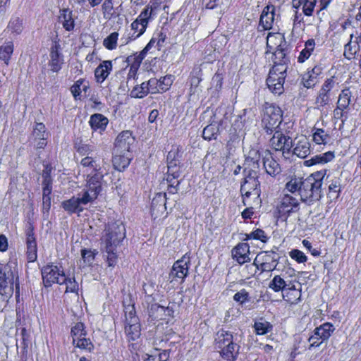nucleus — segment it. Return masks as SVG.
Instances as JSON below:
<instances>
[{
    "mask_svg": "<svg viewBox=\"0 0 361 361\" xmlns=\"http://www.w3.org/2000/svg\"><path fill=\"white\" fill-rule=\"evenodd\" d=\"M274 63L267 78V85L272 93L280 95L284 91L283 84L286 77L287 62L274 61Z\"/></svg>",
    "mask_w": 361,
    "mask_h": 361,
    "instance_id": "obj_2",
    "label": "nucleus"
},
{
    "mask_svg": "<svg viewBox=\"0 0 361 361\" xmlns=\"http://www.w3.org/2000/svg\"><path fill=\"white\" fill-rule=\"evenodd\" d=\"M290 153L301 159L307 157L310 154V143L307 137L302 135L292 140Z\"/></svg>",
    "mask_w": 361,
    "mask_h": 361,
    "instance_id": "obj_12",
    "label": "nucleus"
},
{
    "mask_svg": "<svg viewBox=\"0 0 361 361\" xmlns=\"http://www.w3.org/2000/svg\"><path fill=\"white\" fill-rule=\"evenodd\" d=\"M316 4V0H304L302 11L305 15L310 16Z\"/></svg>",
    "mask_w": 361,
    "mask_h": 361,
    "instance_id": "obj_61",
    "label": "nucleus"
},
{
    "mask_svg": "<svg viewBox=\"0 0 361 361\" xmlns=\"http://www.w3.org/2000/svg\"><path fill=\"white\" fill-rule=\"evenodd\" d=\"M142 23L139 22L138 20H135L132 24H131V28H132V30H133V33L131 34V37L130 39H137V37H139L140 35H142L145 31H141V26H142Z\"/></svg>",
    "mask_w": 361,
    "mask_h": 361,
    "instance_id": "obj_60",
    "label": "nucleus"
},
{
    "mask_svg": "<svg viewBox=\"0 0 361 361\" xmlns=\"http://www.w3.org/2000/svg\"><path fill=\"white\" fill-rule=\"evenodd\" d=\"M329 140V135L323 129L317 128L313 133V140L317 145H325Z\"/></svg>",
    "mask_w": 361,
    "mask_h": 361,
    "instance_id": "obj_49",
    "label": "nucleus"
},
{
    "mask_svg": "<svg viewBox=\"0 0 361 361\" xmlns=\"http://www.w3.org/2000/svg\"><path fill=\"white\" fill-rule=\"evenodd\" d=\"M233 300L240 304H243L249 300V293L245 289H242L233 296Z\"/></svg>",
    "mask_w": 361,
    "mask_h": 361,
    "instance_id": "obj_62",
    "label": "nucleus"
},
{
    "mask_svg": "<svg viewBox=\"0 0 361 361\" xmlns=\"http://www.w3.org/2000/svg\"><path fill=\"white\" fill-rule=\"evenodd\" d=\"M155 42H156V39H155V38L153 37L149 41V42L147 44V45L144 49L142 52H141L138 55L129 56L126 59V62L130 66V67H131L134 69L138 70V68L144 59L145 52L147 50H148L155 43Z\"/></svg>",
    "mask_w": 361,
    "mask_h": 361,
    "instance_id": "obj_29",
    "label": "nucleus"
},
{
    "mask_svg": "<svg viewBox=\"0 0 361 361\" xmlns=\"http://www.w3.org/2000/svg\"><path fill=\"white\" fill-rule=\"evenodd\" d=\"M15 274L8 265L0 264V299L6 302L13 293Z\"/></svg>",
    "mask_w": 361,
    "mask_h": 361,
    "instance_id": "obj_5",
    "label": "nucleus"
},
{
    "mask_svg": "<svg viewBox=\"0 0 361 361\" xmlns=\"http://www.w3.org/2000/svg\"><path fill=\"white\" fill-rule=\"evenodd\" d=\"M357 44L352 46L350 42L347 43L345 45V49H344L345 57L348 59H353L357 51Z\"/></svg>",
    "mask_w": 361,
    "mask_h": 361,
    "instance_id": "obj_63",
    "label": "nucleus"
},
{
    "mask_svg": "<svg viewBox=\"0 0 361 361\" xmlns=\"http://www.w3.org/2000/svg\"><path fill=\"white\" fill-rule=\"evenodd\" d=\"M336 83L334 77L326 79L319 90L316 98L315 104L318 109L322 108L329 104L331 101L332 90L335 87Z\"/></svg>",
    "mask_w": 361,
    "mask_h": 361,
    "instance_id": "obj_11",
    "label": "nucleus"
},
{
    "mask_svg": "<svg viewBox=\"0 0 361 361\" xmlns=\"http://www.w3.org/2000/svg\"><path fill=\"white\" fill-rule=\"evenodd\" d=\"M49 133L42 123H36L33 127L31 139L36 149H44L47 144Z\"/></svg>",
    "mask_w": 361,
    "mask_h": 361,
    "instance_id": "obj_13",
    "label": "nucleus"
},
{
    "mask_svg": "<svg viewBox=\"0 0 361 361\" xmlns=\"http://www.w3.org/2000/svg\"><path fill=\"white\" fill-rule=\"evenodd\" d=\"M190 264V257L186 253L181 259L177 260L173 265L170 271L169 276L171 281L180 280L181 283L184 281L185 278L188 274L189 265Z\"/></svg>",
    "mask_w": 361,
    "mask_h": 361,
    "instance_id": "obj_9",
    "label": "nucleus"
},
{
    "mask_svg": "<svg viewBox=\"0 0 361 361\" xmlns=\"http://www.w3.org/2000/svg\"><path fill=\"white\" fill-rule=\"evenodd\" d=\"M350 97L351 92L349 90V89H345L342 90L338 97L337 103L338 106L336 111H337L338 109L343 111V109H347L350 103Z\"/></svg>",
    "mask_w": 361,
    "mask_h": 361,
    "instance_id": "obj_40",
    "label": "nucleus"
},
{
    "mask_svg": "<svg viewBox=\"0 0 361 361\" xmlns=\"http://www.w3.org/2000/svg\"><path fill=\"white\" fill-rule=\"evenodd\" d=\"M59 20L62 23L63 27L67 31L73 30L75 24L72 16V11L68 9H63L61 11Z\"/></svg>",
    "mask_w": 361,
    "mask_h": 361,
    "instance_id": "obj_35",
    "label": "nucleus"
},
{
    "mask_svg": "<svg viewBox=\"0 0 361 361\" xmlns=\"http://www.w3.org/2000/svg\"><path fill=\"white\" fill-rule=\"evenodd\" d=\"M315 48V41L314 39H309L305 44V48L300 51L299 56L298 57V61L299 63H303L313 53Z\"/></svg>",
    "mask_w": 361,
    "mask_h": 361,
    "instance_id": "obj_37",
    "label": "nucleus"
},
{
    "mask_svg": "<svg viewBox=\"0 0 361 361\" xmlns=\"http://www.w3.org/2000/svg\"><path fill=\"white\" fill-rule=\"evenodd\" d=\"M240 192L243 196L247 197H249L252 195L255 197H259L261 192L259 180L243 181Z\"/></svg>",
    "mask_w": 361,
    "mask_h": 361,
    "instance_id": "obj_22",
    "label": "nucleus"
},
{
    "mask_svg": "<svg viewBox=\"0 0 361 361\" xmlns=\"http://www.w3.org/2000/svg\"><path fill=\"white\" fill-rule=\"evenodd\" d=\"M118 37V33L117 32H114L111 33L108 37H106L104 39V47L109 50L115 49L117 45Z\"/></svg>",
    "mask_w": 361,
    "mask_h": 361,
    "instance_id": "obj_50",
    "label": "nucleus"
},
{
    "mask_svg": "<svg viewBox=\"0 0 361 361\" xmlns=\"http://www.w3.org/2000/svg\"><path fill=\"white\" fill-rule=\"evenodd\" d=\"M289 256L298 263H305L307 260V256L298 249H293L290 251Z\"/></svg>",
    "mask_w": 361,
    "mask_h": 361,
    "instance_id": "obj_56",
    "label": "nucleus"
},
{
    "mask_svg": "<svg viewBox=\"0 0 361 361\" xmlns=\"http://www.w3.org/2000/svg\"><path fill=\"white\" fill-rule=\"evenodd\" d=\"M239 345L236 343L227 344L221 349L222 357L228 361H235L239 352Z\"/></svg>",
    "mask_w": 361,
    "mask_h": 361,
    "instance_id": "obj_32",
    "label": "nucleus"
},
{
    "mask_svg": "<svg viewBox=\"0 0 361 361\" xmlns=\"http://www.w3.org/2000/svg\"><path fill=\"white\" fill-rule=\"evenodd\" d=\"M273 136L269 140L270 146L276 151H282L284 157L288 158L292 149V140L290 137H286L279 130L275 131Z\"/></svg>",
    "mask_w": 361,
    "mask_h": 361,
    "instance_id": "obj_8",
    "label": "nucleus"
},
{
    "mask_svg": "<svg viewBox=\"0 0 361 361\" xmlns=\"http://www.w3.org/2000/svg\"><path fill=\"white\" fill-rule=\"evenodd\" d=\"M263 111L262 126L266 133L271 135L279 130L282 122V111L280 107L269 103H265Z\"/></svg>",
    "mask_w": 361,
    "mask_h": 361,
    "instance_id": "obj_3",
    "label": "nucleus"
},
{
    "mask_svg": "<svg viewBox=\"0 0 361 361\" xmlns=\"http://www.w3.org/2000/svg\"><path fill=\"white\" fill-rule=\"evenodd\" d=\"M112 71V61H103L95 69L94 77L97 82L102 83Z\"/></svg>",
    "mask_w": 361,
    "mask_h": 361,
    "instance_id": "obj_21",
    "label": "nucleus"
},
{
    "mask_svg": "<svg viewBox=\"0 0 361 361\" xmlns=\"http://www.w3.org/2000/svg\"><path fill=\"white\" fill-rule=\"evenodd\" d=\"M260 154L259 151L252 149L250 151L249 156L245 160L247 166L244 169L243 181H252L258 180V172L259 169Z\"/></svg>",
    "mask_w": 361,
    "mask_h": 361,
    "instance_id": "obj_7",
    "label": "nucleus"
},
{
    "mask_svg": "<svg viewBox=\"0 0 361 361\" xmlns=\"http://www.w3.org/2000/svg\"><path fill=\"white\" fill-rule=\"evenodd\" d=\"M149 93V87L147 82H143L140 85L133 87L130 92V97L133 98H143Z\"/></svg>",
    "mask_w": 361,
    "mask_h": 361,
    "instance_id": "obj_42",
    "label": "nucleus"
},
{
    "mask_svg": "<svg viewBox=\"0 0 361 361\" xmlns=\"http://www.w3.org/2000/svg\"><path fill=\"white\" fill-rule=\"evenodd\" d=\"M334 331L335 327L329 322H326L314 330V335L319 336L323 342L328 341Z\"/></svg>",
    "mask_w": 361,
    "mask_h": 361,
    "instance_id": "obj_30",
    "label": "nucleus"
},
{
    "mask_svg": "<svg viewBox=\"0 0 361 361\" xmlns=\"http://www.w3.org/2000/svg\"><path fill=\"white\" fill-rule=\"evenodd\" d=\"M60 45L54 42V44L51 47L50 52V62L49 66H51V70L53 72H58L61 68V64L63 59L61 57V54L59 53Z\"/></svg>",
    "mask_w": 361,
    "mask_h": 361,
    "instance_id": "obj_24",
    "label": "nucleus"
},
{
    "mask_svg": "<svg viewBox=\"0 0 361 361\" xmlns=\"http://www.w3.org/2000/svg\"><path fill=\"white\" fill-rule=\"evenodd\" d=\"M63 284L66 285V293H78L79 289L78 284L75 281L74 278H67Z\"/></svg>",
    "mask_w": 361,
    "mask_h": 361,
    "instance_id": "obj_58",
    "label": "nucleus"
},
{
    "mask_svg": "<svg viewBox=\"0 0 361 361\" xmlns=\"http://www.w3.org/2000/svg\"><path fill=\"white\" fill-rule=\"evenodd\" d=\"M152 13V6L148 5L144 8V10L140 13L139 16L137 18V20L143 23L142 26H141V31H145L146 27L148 25L149 19L151 18Z\"/></svg>",
    "mask_w": 361,
    "mask_h": 361,
    "instance_id": "obj_41",
    "label": "nucleus"
},
{
    "mask_svg": "<svg viewBox=\"0 0 361 361\" xmlns=\"http://www.w3.org/2000/svg\"><path fill=\"white\" fill-rule=\"evenodd\" d=\"M250 239L259 240L263 243H265L267 240V237L263 230L257 228L250 233L246 234L245 240Z\"/></svg>",
    "mask_w": 361,
    "mask_h": 361,
    "instance_id": "obj_54",
    "label": "nucleus"
},
{
    "mask_svg": "<svg viewBox=\"0 0 361 361\" xmlns=\"http://www.w3.org/2000/svg\"><path fill=\"white\" fill-rule=\"evenodd\" d=\"M218 133V125L216 123H211L204 128L202 137L204 140H211L212 139H216Z\"/></svg>",
    "mask_w": 361,
    "mask_h": 361,
    "instance_id": "obj_46",
    "label": "nucleus"
},
{
    "mask_svg": "<svg viewBox=\"0 0 361 361\" xmlns=\"http://www.w3.org/2000/svg\"><path fill=\"white\" fill-rule=\"evenodd\" d=\"M335 157L334 152H327L323 154H320L318 155H315L312 157L310 159L307 160L306 163L307 165H314L317 164H326L331 160H333Z\"/></svg>",
    "mask_w": 361,
    "mask_h": 361,
    "instance_id": "obj_38",
    "label": "nucleus"
},
{
    "mask_svg": "<svg viewBox=\"0 0 361 361\" xmlns=\"http://www.w3.org/2000/svg\"><path fill=\"white\" fill-rule=\"evenodd\" d=\"M43 283L46 287H50L53 283L62 285L66 280L63 270L55 265H47L42 269Z\"/></svg>",
    "mask_w": 361,
    "mask_h": 361,
    "instance_id": "obj_6",
    "label": "nucleus"
},
{
    "mask_svg": "<svg viewBox=\"0 0 361 361\" xmlns=\"http://www.w3.org/2000/svg\"><path fill=\"white\" fill-rule=\"evenodd\" d=\"M233 334L231 332L221 329L216 334V345L218 348L222 349L224 347L227 346V344L233 343Z\"/></svg>",
    "mask_w": 361,
    "mask_h": 361,
    "instance_id": "obj_31",
    "label": "nucleus"
},
{
    "mask_svg": "<svg viewBox=\"0 0 361 361\" xmlns=\"http://www.w3.org/2000/svg\"><path fill=\"white\" fill-rule=\"evenodd\" d=\"M104 231L102 241L104 247L109 250L117 247L126 237V228L121 221L109 223Z\"/></svg>",
    "mask_w": 361,
    "mask_h": 361,
    "instance_id": "obj_4",
    "label": "nucleus"
},
{
    "mask_svg": "<svg viewBox=\"0 0 361 361\" xmlns=\"http://www.w3.org/2000/svg\"><path fill=\"white\" fill-rule=\"evenodd\" d=\"M322 69L319 66H314L310 71H308L302 76V83L306 88L313 87L319 80V75Z\"/></svg>",
    "mask_w": 361,
    "mask_h": 361,
    "instance_id": "obj_20",
    "label": "nucleus"
},
{
    "mask_svg": "<svg viewBox=\"0 0 361 361\" xmlns=\"http://www.w3.org/2000/svg\"><path fill=\"white\" fill-rule=\"evenodd\" d=\"M274 61L278 62H287L288 59L286 58V53L283 49L281 48V44L278 46L274 53Z\"/></svg>",
    "mask_w": 361,
    "mask_h": 361,
    "instance_id": "obj_64",
    "label": "nucleus"
},
{
    "mask_svg": "<svg viewBox=\"0 0 361 361\" xmlns=\"http://www.w3.org/2000/svg\"><path fill=\"white\" fill-rule=\"evenodd\" d=\"M99 194V192L94 190L93 188L86 186V188L83 190L82 193L78 195L79 196L78 198L82 204H87L96 200Z\"/></svg>",
    "mask_w": 361,
    "mask_h": 361,
    "instance_id": "obj_36",
    "label": "nucleus"
},
{
    "mask_svg": "<svg viewBox=\"0 0 361 361\" xmlns=\"http://www.w3.org/2000/svg\"><path fill=\"white\" fill-rule=\"evenodd\" d=\"M87 186L93 188L94 190L100 192L102 190L101 181L103 175L101 173L95 172L94 175H87Z\"/></svg>",
    "mask_w": 361,
    "mask_h": 361,
    "instance_id": "obj_39",
    "label": "nucleus"
},
{
    "mask_svg": "<svg viewBox=\"0 0 361 361\" xmlns=\"http://www.w3.org/2000/svg\"><path fill=\"white\" fill-rule=\"evenodd\" d=\"M299 205L298 200L293 195L286 194L281 199L280 204V211L283 213H290L294 212Z\"/></svg>",
    "mask_w": 361,
    "mask_h": 361,
    "instance_id": "obj_27",
    "label": "nucleus"
},
{
    "mask_svg": "<svg viewBox=\"0 0 361 361\" xmlns=\"http://www.w3.org/2000/svg\"><path fill=\"white\" fill-rule=\"evenodd\" d=\"M254 328L257 334L264 335L272 330V325L261 319L259 321L255 322Z\"/></svg>",
    "mask_w": 361,
    "mask_h": 361,
    "instance_id": "obj_43",
    "label": "nucleus"
},
{
    "mask_svg": "<svg viewBox=\"0 0 361 361\" xmlns=\"http://www.w3.org/2000/svg\"><path fill=\"white\" fill-rule=\"evenodd\" d=\"M302 178L293 177L286 184V190L294 194L300 193Z\"/></svg>",
    "mask_w": 361,
    "mask_h": 361,
    "instance_id": "obj_45",
    "label": "nucleus"
},
{
    "mask_svg": "<svg viewBox=\"0 0 361 361\" xmlns=\"http://www.w3.org/2000/svg\"><path fill=\"white\" fill-rule=\"evenodd\" d=\"M14 46L11 41L5 42L0 47V60L8 65L9 61L13 53Z\"/></svg>",
    "mask_w": 361,
    "mask_h": 361,
    "instance_id": "obj_34",
    "label": "nucleus"
},
{
    "mask_svg": "<svg viewBox=\"0 0 361 361\" xmlns=\"http://www.w3.org/2000/svg\"><path fill=\"white\" fill-rule=\"evenodd\" d=\"M125 332L130 340L135 341L140 335V324L139 319L135 315V311L132 307L128 313L126 312Z\"/></svg>",
    "mask_w": 361,
    "mask_h": 361,
    "instance_id": "obj_10",
    "label": "nucleus"
},
{
    "mask_svg": "<svg viewBox=\"0 0 361 361\" xmlns=\"http://www.w3.org/2000/svg\"><path fill=\"white\" fill-rule=\"evenodd\" d=\"M180 166L173 164L168 166L166 180L169 183L168 191L171 194H176L178 192V187L180 180H177L180 176Z\"/></svg>",
    "mask_w": 361,
    "mask_h": 361,
    "instance_id": "obj_17",
    "label": "nucleus"
},
{
    "mask_svg": "<svg viewBox=\"0 0 361 361\" xmlns=\"http://www.w3.org/2000/svg\"><path fill=\"white\" fill-rule=\"evenodd\" d=\"M8 28L13 33L20 34L23 30L22 20L19 18H12L8 23Z\"/></svg>",
    "mask_w": 361,
    "mask_h": 361,
    "instance_id": "obj_53",
    "label": "nucleus"
},
{
    "mask_svg": "<svg viewBox=\"0 0 361 361\" xmlns=\"http://www.w3.org/2000/svg\"><path fill=\"white\" fill-rule=\"evenodd\" d=\"M166 193H157L152 200L151 210L152 214H157L159 213L163 214L166 209Z\"/></svg>",
    "mask_w": 361,
    "mask_h": 361,
    "instance_id": "obj_28",
    "label": "nucleus"
},
{
    "mask_svg": "<svg viewBox=\"0 0 361 361\" xmlns=\"http://www.w3.org/2000/svg\"><path fill=\"white\" fill-rule=\"evenodd\" d=\"M74 345L77 348L86 350L89 352H91L94 348V345L90 339L86 338L85 336H83L75 341V343Z\"/></svg>",
    "mask_w": 361,
    "mask_h": 361,
    "instance_id": "obj_52",
    "label": "nucleus"
},
{
    "mask_svg": "<svg viewBox=\"0 0 361 361\" xmlns=\"http://www.w3.org/2000/svg\"><path fill=\"white\" fill-rule=\"evenodd\" d=\"M132 159L130 152L117 153L114 151V156L113 157V164L115 169L119 171L124 170L128 166Z\"/></svg>",
    "mask_w": 361,
    "mask_h": 361,
    "instance_id": "obj_23",
    "label": "nucleus"
},
{
    "mask_svg": "<svg viewBox=\"0 0 361 361\" xmlns=\"http://www.w3.org/2000/svg\"><path fill=\"white\" fill-rule=\"evenodd\" d=\"M147 83L149 87V93L151 94H156L163 90V87H160V80L157 78H151L147 82Z\"/></svg>",
    "mask_w": 361,
    "mask_h": 361,
    "instance_id": "obj_57",
    "label": "nucleus"
},
{
    "mask_svg": "<svg viewBox=\"0 0 361 361\" xmlns=\"http://www.w3.org/2000/svg\"><path fill=\"white\" fill-rule=\"evenodd\" d=\"M271 254L272 256H267V257L271 258V262H265L260 265L262 271H271L276 268L279 257H276L274 252H271Z\"/></svg>",
    "mask_w": 361,
    "mask_h": 361,
    "instance_id": "obj_48",
    "label": "nucleus"
},
{
    "mask_svg": "<svg viewBox=\"0 0 361 361\" xmlns=\"http://www.w3.org/2000/svg\"><path fill=\"white\" fill-rule=\"evenodd\" d=\"M78 197L75 196L61 202L62 208L69 214L75 213L79 214L82 212L83 207Z\"/></svg>",
    "mask_w": 361,
    "mask_h": 361,
    "instance_id": "obj_25",
    "label": "nucleus"
},
{
    "mask_svg": "<svg viewBox=\"0 0 361 361\" xmlns=\"http://www.w3.org/2000/svg\"><path fill=\"white\" fill-rule=\"evenodd\" d=\"M250 246L248 244L239 243L232 250V257L240 264H243L251 260L250 257Z\"/></svg>",
    "mask_w": 361,
    "mask_h": 361,
    "instance_id": "obj_19",
    "label": "nucleus"
},
{
    "mask_svg": "<svg viewBox=\"0 0 361 361\" xmlns=\"http://www.w3.org/2000/svg\"><path fill=\"white\" fill-rule=\"evenodd\" d=\"M34 227L31 222H28L26 226V245H27V255L30 262H34L37 259V242L34 234Z\"/></svg>",
    "mask_w": 361,
    "mask_h": 361,
    "instance_id": "obj_14",
    "label": "nucleus"
},
{
    "mask_svg": "<svg viewBox=\"0 0 361 361\" xmlns=\"http://www.w3.org/2000/svg\"><path fill=\"white\" fill-rule=\"evenodd\" d=\"M89 123L94 130H104L108 123V119L102 114H95L90 117Z\"/></svg>",
    "mask_w": 361,
    "mask_h": 361,
    "instance_id": "obj_33",
    "label": "nucleus"
},
{
    "mask_svg": "<svg viewBox=\"0 0 361 361\" xmlns=\"http://www.w3.org/2000/svg\"><path fill=\"white\" fill-rule=\"evenodd\" d=\"M263 157V166L267 174L272 177H275L281 171L280 165L273 158L271 152L269 150H265L262 155Z\"/></svg>",
    "mask_w": 361,
    "mask_h": 361,
    "instance_id": "obj_18",
    "label": "nucleus"
},
{
    "mask_svg": "<svg viewBox=\"0 0 361 361\" xmlns=\"http://www.w3.org/2000/svg\"><path fill=\"white\" fill-rule=\"evenodd\" d=\"M269 288L275 292L286 290L287 283L279 275L275 276L269 283Z\"/></svg>",
    "mask_w": 361,
    "mask_h": 361,
    "instance_id": "obj_47",
    "label": "nucleus"
},
{
    "mask_svg": "<svg viewBox=\"0 0 361 361\" xmlns=\"http://www.w3.org/2000/svg\"><path fill=\"white\" fill-rule=\"evenodd\" d=\"M180 158V155L179 148L178 147H173L167 155L168 166L173 165V164H176V165L179 164Z\"/></svg>",
    "mask_w": 361,
    "mask_h": 361,
    "instance_id": "obj_51",
    "label": "nucleus"
},
{
    "mask_svg": "<svg viewBox=\"0 0 361 361\" xmlns=\"http://www.w3.org/2000/svg\"><path fill=\"white\" fill-rule=\"evenodd\" d=\"M135 139L129 130L123 131L116 137L114 151L117 153L130 152Z\"/></svg>",
    "mask_w": 361,
    "mask_h": 361,
    "instance_id": "obj_15",
    "label": "nucleus"
},
{
    "mask_svg": "<svg viewBox=\"0 0 361 361\" xmlns=\"http://www.w3.org/2000/svg\"><path fill=\"white\" fill-rule=\"evenodd\" d=\"M274 20V7L273 6H266L260 16L259 24L264 30H270Z\"/></svg>",
    "mask_w": 361,
    "mask_h": 361,
    "instance_id": "obj_26",
    "label": "nucleus"
},
{
    "mask_svg": "<svg viewBox=\"0 0 361 361\" xmlns=\"http://www.w3.org/2000/svg\"><path fill=\"white\" fill-rule=\"evenodd\" d=\"M71 336L73 338V344L75 343L78 339L86 336V331L85 330V325L82 322H78L71 328Z\"/></svg>",
    "mask_w": 361,
    "mask_h": 361,
    "instance_id": "obj_44",
    "label": "nucleus"
},
{
    "mask_svg": "<svg viewBox=\"0 0 361 361\" xmlns=\"http://www.w3.org/2000/svg\"><path fill=\"white\" fill-rule=\"evenodd\" d=\"M116 248L112 247L111 250H109L106 247H104L106 252L107 253L106 259L109 267H114L117 262Z\"/></svg>",
    "mask_w": 361,
    "mask_h": 361,
    "instance_id": "obj_59",
    "label": "nucleus"
},
{
    "mask_svg": "<svg viewBox=\"0 0 361 361\" xmlns=\"http://www.w3.org/2000/svg\"><path fill=\"white\" fill-rule=\"evenodd\" d=\"M20 335L22 338L23 353H27V348L30 344V333L23 327L21 329Z\"/></svg>",
    "mask_w": 361,
    "mask_h": 361,
    "instance_id": "obj_55",
    "label": "nucleus"
},
{
    "mask_svg": "<svg viewBox=\"0 0 361 361\" xmlns=\"http://www.w3.org/2000/svg\"><path fill=\"white\" fill-rule=\"evenodd\" d=\"M327 170L312 173L302 180L299 195L302 202L311 204L319 200L323 195L322 185Z\"/></svg>",
    "mask_w": 361,
    "mask_h": 361,
    "instance_id": "obj_1",
    "label": "nucleus"
},
{
    "mask_svg": "<svg viewBox=\"0 0 361 361\" xmlns=\"http://www.w3.org/2000/svg\"><path fill=\"white\" fill-rule=\"evenodd\" d=\"M324 180L328 185L327 197L331 201L338 198L341 192V180L339 177L332 176L330 173H326Z\"/></svg>",
    "mask_w": 361,
    "mask_h": 361,
    "instance_id": "obj_16",
    "label": "nucleus"
}]
</instances>
